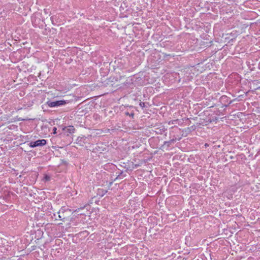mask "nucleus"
I'll return each mask as SVG.
<instances>
[{
	"label": "nucleus",
	"instance_id": "obj_9",
	"mask_svg": "<svg viewBox=\"0 0 260 260\" xmlns=\"http://www.w3.org/2000/svg\"><path fill=\"white\" fill-rule=\"evenodd\" d=\"M125 114L126 115H128V116H129L131 117H133L134 116V112H131V113H129L128 112L126 111V112H125Z\"/></svg>",
	"mask_w": 260,
	"mask_h": 260
},
{
	"label": "nucleus",
	"instance_id": "obj_1",
	"mask_svg": "<svg viewBox=\"0 0 260 260\" xmlns=\"http://www.w3.org/2000/svg\"><path fill=\"white\" fill-rule=\"evenodd\" d=\"M73 213V211L69 208L62 207L57 212L59 220L63 222H67L69 225L74 220V218L72 216Z\"/></svg>",
	"mask_w": 260,
	"mask_h": 260
},
{
	"label": "nucleus",
	"instance_id": "obj_15",
	"mask_svg": "<svg viewBox=\"0 0 260 260\" xmlns=\"http://www.w3.org/2000/svg\"><path fill=\"white\" fill-rule=\"evenodd\" d=\"M233 101H230L229 102L228 105L231 104L233 102Z\"/></svg>",
	"mask_w": 260,
	"mask_h": 260
},
{
	"label": "nucleus",
	"instance_id": "obj_8",
	"mask_svg": "<svg viewBox=\"0 0 260 260\" xmlns=\"http://www.w3.org/2000/svg\"><path fill=\"white\" fill-rule=\"evenodd\" d=\"M221 100L222 101L228 102V97L227 96H226V95H222L221 97Z\"/></svg>",
	"mask_w": 260,
	"mask_h": 260
},
{
	"label": "nucleus",
	"instance_id": "obj_4",
	"mask_svg": "<svg viewBox=\"0 0 260 260\" xmlns=\"http://www.w3.org/2000/svg\"><path fill=\"white\" fill-rule=\"evenodd\" d=\"M77 144L83 146L86 143H89V138L84 136H79L76 140Z\"/></svg>",
	"mask_w": 260,
	"mask_h": 260
},
{
	"label": "nucleus",
	"instance_id": "obj_13",
	"mask_svg": "<svg viewBox=\"0 0 260 260\" xmlns=\"http://www.w3.org/2000/svg\"><path fill=\"white\" fill-rule=\"evenodd\" d=\"M178 120H173L172 122V124H174V122H176Z\"/></svg>",
	"mask_w": 260,
	"mask_h": 260
},
{
	"label": "nucleus",
	"instance_id": "obj_6",
	"mask_svg": "<svg viewBox=\"0 0 260 260\" xmlns=\"http://www.w3.org/2000/svg\"><path fill=\"white\" fill-rule=\"evenodd\" d=\"M107 192V191L104 189H98V194L101 196H104Z\"/></svg>",
	"mask_w": 260,
	"mask_h": 260
},
{
	"label": "nucleus",
	"instance_id": "obj_3",
	"mask_svg": "<svg viewBox=\"0 0 260 260\" xmlns=\"http://www.w3.org/2000/svg\"><path fill=\"white\" fill-rule=\"evenodd\" d=\"M68 103V101L66 100H59L55 101H48L47 105L49 107H55L64 105Z\"/></svg>",
	"mask_w": 260,
	"mask_h": 260
},
{
	"label": "nucleus",
	"instance_id": "obj_2",
	"mask_svg": "<svg viewBox=\"0 0 260 260\" xmlns=\"http://www.w3.org/2000/svg\"><path fill=\"white\" fill-rule=\"evenodd\" d=\"M47 143V140L45 139L38 140L36 141H31L29 143V146L31 148L36 147H42L45 146Z\"/></svg>",
	"mask_w": 260,
	"mask_h": 260
},
{
	"label": "nucleus",
	"instance_id": "obj_14",
	"mask_svg": "<svg viewBox=\"0 0 260 260\" xmlns=\"http://www.w3.org/2000/svg\"><path fill=\"white\" fill-rule=\"evenodd\" d=\"M140 166V165H139V164H136V165H135V167H139Z\"/></svg>",
	"mask_w": 260,
	"mask_h": 260
},
{
	"label": "nucleus",
	"instance_id": "obj_12",
	"mask_svg": "<svg viewBox=\"0 0 260 260\" xmlns=\"http://www.w3.org/2000/svg\"><path fill=\"white\" fill-rule=\"evenodd\" d=\"M56 130H57V128H56V127H54L53 128V133L54 134H56Z\"/></svg>",
	"mask_w": 260,
	"mask_h": 260
},
{
	"label": "nucleus",
	"instance_id": "obj_11",
	"mask_svg": "<svg viewBox=\"0 0 260 260\" xmlns=\"http://www.w3.org/2000/svg\"><path fill=\"white\" fill-rule=\"evenodd\" d=\"M139 105L142 108H144L145 106V103L144 102H141Z\"/></svg>",
	"mask_w": 260,
	"mask_h": 260
},
{
	"label": "nucleus",
	"instance_id": "obj_5",
	"mask_svg": "<svg viewBox=\"0 0 260 260\" xmlns=\"http://www.w3.org/2000/svg\"><path fill=\"white\" fill-rule=\"evenodd\" d=\"M176 141V139H173L168 141H165L164 142L163 146H166L168 148L170 146V145L174 143Z\"/></svg>",
	"mask_w": 260,
	"mask_h": 260
},
{
	"label": "nucleus",
	"instance_id": "obj_16",
	"mask_svg": "<svg viewBox=\"0 0 260 260\" xmlns=\"http://www.w3.org/2000/svg\"><path fill=\"white\" fill-rule=\"evenodd\" d=\"M208 146L207 144H205V147H206Z\"/></svg>",
	"mask_w": 260,
	"mask_h": 260
},
{
	"label": "nucleus",
	"instance_id": "obj_7",
	"mask_svg": "<svg viewBox=\"0 0 260 260\" xmlns=\"http://www.w3.org/2000/svg\"><path fill=\"white\" fill-rule=\"evenodd\" d=\"M75 128L73 126H70L69 128L67 129V132L69 133H73L74 132Z\"/></svg>",
	"mask_w": 260,
	"mask_h": 260
},
{
	"label": "nucleus",
	"instance_id": "obj_10",
	"mask_svg": "<svg viewBox=\"0 0 260 260\" xmlns=\"http://www.w3.org/2000/svg\"><path fill=\"white\" fill-rule=\"evenodd\" d=\"M166 130V129L165 128V127H163L162 129H159V131H160V132H159V134H162V133H163V132H164Z\"/></svg>",
	"mask_w": 260,
	"mask_h": 260
}]
</instances>
